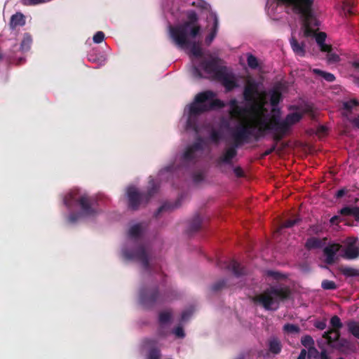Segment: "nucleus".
<instances>
[{"mask_svg": "<svg viewBox=\"0 0 359 359\" xmlns=\"http://www.w3.org/2000/svg\"><path fill=\"white\" fill-rule=\"evenodd\" d=\"M188 20L176 25H168V35L172 43L184 50L189 56L191 65L189 72L194 79H202L217 80L229 91L237 86L235 76L227 67L221 65V60L210 53H205L201 48L196 36L201 28L196 25V13L190 11L187 13Z\"/></svg>", "mask_w": 359, "mask_h": 359, "instance_id": "obj_1", "label": "nucleus"}, {"mask_svg": "<svg viewBox=\"0 0 359 359\" xmlns=\"http://www.w3.org/2000/svg\"><path fill=\"white\" fill-rule=\"evenodd\" d=\"M148 228L149 222L146 221L132 223L121 248L122 257L128 261L140 262L144 276H148L149 282L140 288L138 297L140 304L146 309L168 301L170 293L166 285V276L152 269L150 245L146 239Z\"/></svg>", "mask_w": 359, "mask_h": 359, "instance_id": "obj_2", "label": "nucleus"}, {"mask_svg": "<svg viewBox=\"0 0 359 359\" xmlns=\"http://www.w3.org/2000/svg\"><path fill=\"white\" fill-rule=\"evenodd\" d=\"M205 147L206 143L203 139L201 137L196 139L193 144L188 146L182 153L175 156L173 163L164 167L159 171L158 178L168 182L175 177L185 178V175H191L195 183L202 182L204 179L203 173L193 174L192 170L203 154Z\"/></svg>", "mask_w": 359, "mask_h": 359, "instance_id": "obj_3", "label": "nucleus"}, {"mask_svg": "<svg viewBox=\"0 0 359 359\" xmlns=\"http://www.w3.org/2000/svg\"><path fill=\"white\" fill-rule=\"evenodd\" d=\"M61 198L66 209L64 218L69 225L93 219L100 213L97 198L82 188L74 187L64 193Z\"/></svg>", "mask_w": 359, "mask_h": 359, "instance_id": "obj_4", "label": "nucleus"}, {"mask_svg": "<svg viewBox=\"0 0 359 359\" xmlns=\"http://www.w3.org/2000/svg\"><path fill=\"white\" fill-rule=\"evenodd\" d=\"M216 96L212 90L203 91L195 96L193 102L185 107L180 119V124L184 130L199 133L203 126L204 112L225 106L224 102Z\"/></svg>", "mask_w": 359, "mask_h": 359, "instance_id": "obj_5", "label": "nucleus"}, {"mask_svg": "<svg viewBox=\"0 0 359 359\" xmlns=\"http://www.w3.org/2000/svg\"><path fill=\"white\" fill-rule=\"evenodd\" d=\"M250 128H247L241 125L232 130L231 139L233 144L226 147L222 154L217 158L216 163L218 166L222 165H232L233 159L237 155V149L244 144L250 142L251 135L253 134Z\"/></svg>", "mask_w": 359, "mask_h": 359, "instance_id": "obj_6", "label": "nucleus"}, {"mask_svg": "<svg viewBox=\"0 0 359 359\" xmlns=\"http://www.w3.org/2000/svg\"><path fill=\"white\" fill-rule=\"evenodd\" d=\"M303 115L302 112L294 111L287 114L283 120H279L276 118L270 119L267 114H265L262 111L258 110L259 121L266 119V128L263 129L262 137L267 131H273L280 135H284L290 126L302 119Z\"/></svg>", "mask_w": 359, "mask_h": 359, "instance_id": "obj_7", "label": "nucleus"}, {"mask_svg": "<svg viewBox=\"0 0 359 359\" xmlns=\"http://www.w3.org/2000/svg\"><path fill=\"white\" fill-rule=\"evenodd\" d=\"M159 182H165V180H161L158 177L156 180L150 177L148 190L146 193L139 191L134 186L128 187L126 189V196L128 206L133 210H136L141 205L147 203L150 198L157 192L159 187Z\"/></svg>", "mask_w": 359, "mask_h": 359, "instance_id": "obj_8", "label": "nucleus"}, {"mask_svg": "<svg viewBox=\"0 0 359 359\" xmlns=\"http://www.w3.org/2000/svg\"><path fill=\"white\" fill-rule=\"evenodd\" d=\"M289 295L287 289L281 286H272L263 294L255 296L253 301L263 306L266 310L275 311L278 308L279 302Z\"/></svg>", "mask_w": 359, "mask_h": 359, "instance_id": "obj_9", "label": "nucleus"}, {"mask_svg": "<svg viewBox=\"0 0 359 359\" xmlns=\"http://www.w3.org/2000/svg\"><path fill=\"white\" fill-rule=\"evenodd\" d=\"M241 125L247 128H250L252 130V135L251 139L254 140H258L262 137V131L264 128H266V119H262L259 121L258 118V111H256L254 116L250 118V121H238L233 127L230 126V121L228 118H222L220 120L219 126L221 128L226 130L230 137H231L232 130L237 128L238 126Z\"/></svg>", "mask_w": 359, "mask_h": 359, "instance_id": "obj_10", "label": "nucleus"}, {"mask_svg": "<svg viewBox=\"0 0 359 359\" xmlns=\"http://www.w3.org/2000/svg\"><path fill=\"white\" fill-rule=\"evenodd\" d=\"M330 325L332 328H329L323 334V338L325 342L330 347L343 351L348 346V341L340 337V329L343 327L341 319L337 316H334L330 318Z\"/></svg>", "mask_w": 359, "mask_h": 359, "instance_id": "obj_11", "label": "nucleus"}, {"mask_svg": "<svg viewBox=\"0 0 359 359\" xmlns=\"http://www.w3.org/2000/svg\"><path fill=\"white\" fill-rule=\"evenodd\" d=\"M341 255L347 259H355L359 257V240L356 237H348L339 243Z\"/></svg>", "mask_w": 359, "mask_h": 359, "instance_id": "obj_12", "label": "nucleus"}, {"mask_svg": "<svg viewBox=\"0 0 359 359\" xmlns=\"http://www.w3.org/2000/svg\"><path fill=\"white\" fill-rule=\"evenodd\" d=\"M262 83L252 78H248L243 90L244 100L249 103L256 104L260 95L259 88Z\"/></svg>", "mask_w": 359, "mask_h": 359, "instance_id": "obj_13", "label": "nucleus"}, {"mask_svg": "<svg viewBox=\"0 0 359 359\" xmlns=\"http://www.w3.org/2000/svg\"><path fill=\"white\" fill-rule=\"evenodd\" d=\"M344 116L353 125L359 128V103L356 100H350L343 103Z\"/></svg>", "mask_w": 359, "mask_h": 359, "instance_id": "obj_14", "label": "nucleus"}, {"mask_svg": "<svg viewBox=\"0 0 359 359\" xmlns=\"http://www.w3.org/2000/svg\"><path fill=\"white\" fill-rule=\"evenodd\" d=\"M228 104L229 107V114H231V117L236 118L238 121H250V118L254 116V114L256 111H262L261 109H255L253 115L250 118L248 116V109L246 107L240 106L236 99L233 98L230 100Z\"/></svg>", "mask_w": 359, "mask_h": 359, "instance_id": "obj_15", "label": "nucleus"}, {"mask_svg": "<svg viewBox=\"0 0 359 359\" xmlns=\"http://www.w3.org/2000/svg\"><path fill=\"white\" fill-rule=\"evenodd\" d=\"M172 318V313L170 311H161L158 315L159 329L158 330V337L162 339L168 336L170 333L168 325Z\"/></svg>", "mask_w": 359, "mask_h": 359, "instance_id": "obj_16", "label": "nucleus"}, {"mask_svg": "<svg viewBox=\"0 0 359 359\" xmlns=\"http://www.w3.org/2000/svg\"><path fill=\"white\" fill-rule=\"evenodd\" d=\"M341 250L339 243H332L323 249L325 261L327 264H331L334 262L336 255Z\"/></svg>", "mask_w": 359, "mask_h": 359, "instance_id": "obj_17", "label": "nucleus"}, {"mask_svg": "<svg viewBox=\"0 0 359 359\" xmlns=\"http://www.w3.org/2000/svg\"><path fill=\"white\" fill-rule=\"evenodd\" d=\"M186 194H182L175 203L165 202L157 210L155 213V217H158L162 212L165 211H170L178 208L181 206L182 201L185 197Z\"/></svg>", "mask_w": 359, "mask_h": 359, "instance_id": "obj_18", "label": "nucleus"}, {"mask_svg": "<svg viewBox=\"0 0 359 359\" xmlns=\"http://www.w3.org/2000/svg\"><path fill=\"white\" fill-rule=\"evenodd\" d=\"M283 89V84L278 83L270 90V102L273 108H275L282 100V92Z\"/></svg>", "mask_w": 359, "mask_h": 359, "instance_id": "obj_19", "label": "nucleus"}, {"mask_svg": "<svg viewBox=\"0 0 359 359\" xmlns=\"http://www.w3.org/2000/svg\"><path fill=\"white\" fill-rule=\"evenodd\" d=\"M268 348L269 351L273 354L280 353L282 350V344L279 338L275 336L271 337L268 339Z\"/></svg>", "mask_w": 359, "mask_h": 359, "instance_id": "obj_20", "label": "nucleus"}, {"mask_svg": "<svg viewBox=\"0 0 359 359\" xmlns=\"http://www.w3.org/2000/svg\"><path fill=\"white\" fill-rule=\"evenodd\" d=\"M25 25V17L20 12L13 14L10 20L9 25L11 29H15L18 27H22Z\"/></svg>", "mask_w": 359, "mask_h": 359, "instance_id": "obj_21", "label": "nucleus"}, {"mask_svg": "<svg viewBox=\"0 0 359 359\" xmlns=\"http://www.w3.org/2000/svg\"><path fill=\"white\" fill-rule=\"evenodd\" d=\"M290 43L293 52L298 56L302 57L305 55V48L303 43H299L294 36L290 39Z\"/></svg>", "mask_w": 359, "mask_h": 359, "instance_id": "obj_22", "label": "nucleus"}, {"mask_svg": "<svg viewBox=\"0 0 359 359\" xmlns=\"http://www.w3.org/2000/svg\"><path fill=\"white\" fill-rule=\"evenodd\" d=\"M227 268L238 278L245 273V269L241 267L239 263L233 260L229 264Z\"/></svg>", "mask_w": 359, "mask_h": 359, "instance_id": "obj_23", "label": "nucleus"}, {"mask_svg": "<svg viewBox=\"0 0 359 359\" xmlns=\"http://www.w3.org/2000/svg\"><path fill=\"white\" fill-rule=\"evenodd\" d=\"M210 17L213 20V27L211 32L205 38V42L207 44H210L213 41L216 36L218 27V18L217 15L215 13H211Z\"/></svg>", "mask_w": 359, "mask_h": 359, "instance_id": "obj_24", "label": "nucleus"}, {"mask_svg": "<svg viewBox=\"0 0 359 359\" xmlns=\"http://www.w3.org/2000/svg\"><path fill=\"white\" fill-rule=\"evenodd\" d=\"M325 243L323 240L316 238V237H311L309 239H307L305 246L307 249H318L321 248Z\"/></svg>", "mask_w": 359, "mask_h": 359, "instance_id": "obj_25", "label": "nucleus"}, {"mask_svg": "<svg viewBox=\"0 0 359 359\" xmlns=\"http://www.w3.org/2000/svg\"><path fill=\"white\" fill-rule=\"evenodd\" d=\"M340 213L344 215L353 216L356 221H359V208L346 206L341 209Z\"/></svg>", "mask_w": 359, "mask_h": 359, "instance_id": "obj_26", "label": "nucleus"}, {"mask_svg": "<svg viewBox=\"0 0 359 359\" xmlns=\"http://www.w3.org/2000/svg\"><path fill=\"white\" fill-rule=\"evenodd\" d=\"M312 72L320 78L324 79L327 82H333L335 80V76L333 74L320 70L319 69H313Z\"/></svg>", "mask_w": 359, "mask_h": 359, "instance_id": "obj_27", "label": "nucleus"}, {"mask_svg": "<svg viewBox=\"0 0 359 359\" xmlns=\"http://www.w3.org/2000/svg\"><path fill=\"white\" fill-rule=\"evenodd\" d=\"M348 331L359 339V322L350 320L346 323Z\"/></svg>", "mask_w": 359, "mask_h": 359, "instance_id": "obj_28", "label": "nucleus"}, {"mask_svg": "<svg viewBox=\"0 0 359 359\" xmlns=\"http://www.w3.org/2000/svg\"><path fill=\"white\" fill-rule=\"evenodd\" d=\"M32 43V39L30 34L25 33L23 36V39L20 43V50L22 52H26L30 49Z\"/></svg>", "mask_w": 359, "mask_h": 359, "instance_id": "obj_29", "label": "nucleus"}, {"mask_svg": "<svg viewBox=\"0 0 359 359\" xmlns=\"http://www.w3.org/2000/svg\"><path fill=\"white\" fill-rule=\"evenodd\" d=\"M208 139L212 143L217 144L222 139V134L220 130L212 128L209 133Z\"/></svg>", "mask_w": 359, "mask_h": 359, "instance_id": "obj_30", "label": "nucleus"}, {"mask_svg": "<svg viewBox=\"0 0 359 359\" xmlns=\"http://www.w3.org/2000/svg\"><path fill=\"white\" fill-rule=\"evenodd\" d=\"M202 219L199 215H195L189 224V231L194 232L198 231L201 225Z\"/></svg>", "mask_w": 359, "mask_h": 359, "instance_id": "obj_31", "label": "nucleus"}, {"mask_svg": "<svg viewBox=\"0 0 359 359\" xmlns=\"http://www.w3.org/2000/svg\"><path fill=\"white\" fill-rule=\"evenodd\" d=\"M283 330L287 334H298L300 332V328L297 325L287 323L283 325Z\"/></svg>", "mask_w": 359, "mask_h": 359, "instance_id": "obj_32", "label": "nucleus"}, {"mask_svg": "<svg viewBox=\"0 0 359 359\" xmlns=\"http://www.w3.org/2000/svg\"><path fill=\"white\" fill-rule=\"evenodd\" d=\"M247 63L252 69H255L259 67L257 58L251 53L247 54Z\"/></svg>", "mask_w": 359, "mask_h": 359, "instance_id": "obj_33", "label": "nucleus"}, {"mask_svg": "<svg viewBox=\"0 0 359 359\" xmlns=\"http://www.w3.org/2000/svg\"><path fill=\"white\" fill-rule=\"evenodd\" d=\"M343 274L346 277L359 276V269L352 267H345L342 269Z\"/></svg>", "mask_w": 359, "mask_h": 359, "instance_id": "obj_34", "label": "nucleus"}, {"mask_svg": "<svg viewBox=\"0 0 359 359\" xmlns=\"http://www.w3.org/2000/svg\"><path fill=\"white\" fill-rule=\"evenodd\" d=\"M301 342H302V344L304 346L308 348V349L310 348H313L314 340L310 335L303 336L301 339Z\"/></svg>", "mask_w": 359, "mask_h": 359, "instance_id": "obj_35", "label": "nucleus"}, {"mask_svg": "<svg viewBox=\"0 0 359 359\" xmlns=\"http://www.w3.org/2000/svg\"><path fill=\"white\" fill-rule=\"evenodd\" d=\"M52 0H21V3L24 6H35L42 4H46L51 1Z\"/></svg>", "mask_w": 359, "mask_h": 359, "instance_id": "obj_36", "label": "nucleus"}, {"mask_svg": "<svg viewBox=\"0 0 359 359\" xmlns=\"http://www.w3.org/2000/svg\"><path fill=\"white\" fill-rule=\"evenodd\" d=\"M193 312L194 310L192 308L184 310L181 314L180 323H183L187 321L192 315Z\"/></svg>", "mask_w": 359, "mask_h": 359, "instance_id": "obj_37", "label": "nucleus"}, {"mask_svg": "<svg viewBox=\"0 0 359 359\" xmlns=\"http://www.w3.org/2000/svg\"><path fill=\"white\" fill-rule=\"evenodd\" d=\"M321 287L324 290H335L337 288V285L332 280H324L322 282Z\"/></svg>", "mask_w": 359, "mask_h": 359, "instance_id": "obj_38", "label": "nucleus"}, {"mask_svg": "<svg viewBox=\"0 0 359 359\" xmlns=\"http://www.w3.org/2000/svg\"><path fill=\"white\" fill-rule=\"evenodd\" d=\"M104 34L102 31L97 32L93 37V41L95 43H100L104 41Z\"/></svg>", "mask_w": 359, "mask_h": 359, "instance_id": "obj_39", "label": "nucleus"}, {"mask_svg": "<svg viewBox=\"0 0 359 359\" xmlns=\"http://www.w3.org/2000/svg\"><path fill=\"white\" fill-rule=\"evenodd\" d=\"M172 333L177 338L183 339L185 337V333L182 326H177L174 328Z\"/></svg>", "mask_w": 359, "mask_h": 359, "instance_id": "obj_40", "label": "nucleus"}, {"mask_svg": "<svg viewBox=\"0 0 359 359\" xmlns=\"http://www.w3.org/2000/svg\"><path fill=\"white\" fill-rule=\"evenodd\" d=\"M319 352L316 348H310L308 349V359H318Z\"/></svg>", "mask_w": 359, "mask_h": 359, "instance_id": "obj_41", "label": "nucleus"}, {"mask_svg": "<svg viewBox=\"0 0 359 359\" xmlns=\"http://www.w3.org/2000/svg\"><path fill=\"white\" fill-rule=\"evenodd\" d=\"M332 48L329 49V50L326 51L327 53V60L330 62H336L339 60V57L337 54L332 53Z\"/></svg>", "mask_w": 359, "mask_h": 359, "instance_id": "obj_42", "label": "nucleus"}, {"mask_svg": "<svg viewBox=\"0 0 359 359\" xmlns=\"http://www.w3.org/2000/svg\"><path fill=\"white\" fill-rule=\"evenodd\" d=\"M313 325H314V327L316 328H317V329H318L320 330H323L327 327L326 320H316L313 323Z\"/></svg>", "mask_w": 359, "mask_h": 359, "instance_id": "obj_43", "label": "nucleus"}, {"mask_svg": "<svg viewBox=\"0 0 359 359\" xmlns=\"http://www.w3.org/2000/svg\"><path fill=\"white\" fill-rule=\"evenodd\" d=\"M226 284V281L224 280H221L215 283L212 285V291H218L222 289Z\"/></svg>", "mask_w": 359, "mask_h": 359, "instance_id": "obj_44", "label": "nucleus"}, {"mask_svg": "<svg viewBox=\"0 0 359 359\" xmlns=\"http://www.w3.org/2000/svg\"><path fill=\"white\" fill-rule=\"evenodd\" d=\"M353 3L351 1H346L344 3V9L346 12L348 13H352V7H353Z\"/></svg>", "mask_w": 359, "mask_h": 359, "instance_id": "obj_45", "label": "nucleus"}, {"mask_svg": "<svg viewBox=\"0 0 359 359\" xmlns=\"http://www.w3.org/2000/svg\"><path fill=\"white\" fill-rule=\"evenodd\" d=\"M297 222V219H289L285 222L282 226L281 229L283 228H290L293 226Z\"/></svg>", "mask_w": 359, "mask_h": 359, "instance_id": "obj_46", "label": "nucleus"}, {"mask_svg": "<svg viewBox=\"0 0 359 359\" xmlns=\"http://www.w3.org/2000/svg\"><path fill=\"white\" fill-rule=\"evenodd\" d=\"M346 193H347V189H346L345 188H343V189L338 190L335 193V196H336V198H341L342 196H344Z\"/></svg>", "mask_w": 359, "mask_h": 359, "instance_id": "obj_47", "label": "nucleus"}, {"mask_svg": "<svg viewBox=\"0 0 359 359\" xmlns=\"http://www.w3.org/2000/svg\"><path fill=\"white\" fill-rule=\"evenodd\" d=\"M311 230L313 233H318L323 231V226L321 225H313L311 227Z\"/></svg>", "mask_w": 359, "mask_h": 359, "instance_id": "obj_48", "label": "nucleus"}, {"mask_svg": "<svg viewBox=\"0 0 359 359\" xmlns=\"http://www.w3.org/2000/svg\"><path fill=\"white\" fill-rule=\"evenodd\" d=\"M267 275L269 276H272L276 279L279 278L281 276L280 273L273 271H268Z\"/></svg>", "mask_w": 359, "mask_h": 359, "instance_id": "obj_49", "label": "nucleus"}, {"mask_svg": "<svg viewBox=\"0 0 359 359\" xmlns=\"http://www.w3.org/2000/svg\"><path fill=\"white\" fill-rule=\"evenodd\" d=\"M319 357L320 359H330V356L328 355V353L325 349L321 351L320 353L319 354Z\"/></svg>", "mask_w": 359, "mask_h": 359, "instance_id": "obj_50", "label": "nucleus"}, {"mask_svg": "<svg viewBox=\"0 0 359 359\" xmlns=\"http://www.w3.org/2000/svg\"><path fill=\"white\" fill-rule=\"evenodd\" d=\"M233 172L237 177L243 176V170L240 167H236L233 168Z\"/></svg>", "mask_w": 359, "mask_h": 359, "instance_id": "obj_51", "label": "nucleus"}, {"mask_svg": "<svg viewBox=\"0 0 359 359\" xmlns=\"http://www.w3.org/2000/svg\"><path fill=\"white\" fill-rule=\"evenodd\" d=\"M340 220H341L340 217L337 216V215H335V216H333L330 219V222L331 224L334 225L335 224H337Z\"/></svg>", "mask_w": 359, "mask_h": 359, "instance_id": "obj_52", "label": "nucleus"}, {"mask_svg": "<svg viewBox=\"0 0 359 359\" xmlns=\"http://www.w3.org/2000/svg\"><path fill=\"white\" fill-rule=\"evenodd\" d=\"M88 60H89V61H91V62H99V65H102L104 64V60H105V59H104V58H103V59L102 60V61L100 62H99V60H96V59H95V58H94L91 55H90L88 56Z\"/></svg>", "mask_w": 359, "mask_h": 359, "instance_id": "obj_53", "label": "nucleus"}, {"mask_svg": "<svg viewBox=\"0 0 359 359\" xmlns=\"http://www.w3.org/2000/svg\"><path fill=\"white\" fill-rule=\"evenodd\" d=\"M306 350L303 349L301 351L300 354L299 355L297 359H306Z\"/></svg>", "mask_w": 359, "mask_h": 359, "instance_id": "obj_54", "label": "nucleus"}, {"mask_svg": "<svg viewBox=\"0 0 359 359\" xmlns=\"http://www.w3.org/2000/svg\"><path fill=\"white\" fill-rule=\"evenodd\" d=\"M236 359H245V357L243 355H240Z\"/></svg>", "mask_w": 359, "mask_h": 359, "instance_id": "obj_55", "label": "nucleus"}, {"mask_svg": "<svg viewBox=\"0 0 359 359\" xmlns=\"http://www.w3.org/2000/svg\"><path fill=\"white\" fill-rule=\"evenodd\" d=\"M203 4H205V8H207L209 6V5H208V4H205V3H203Z\"/></svg>", "mask_w": 359, "mask_h": 359, "instance_id": "obj_56", "label": "nucleus"}, {"mask_svg": "<svg viewBox=\"0 0 359 359\" xmlns=\"http://www.w3.org/2000/svg\"><path fill=\"white\" fill-rule=\"evenodd\" d=\"M270 152H271V151H267L266 152V154H270Z\"/></svg>", "mask_w": 359, "mask_h": 359, "instance_id": "obj_57", "label": "nucleus"}]
</instances>
